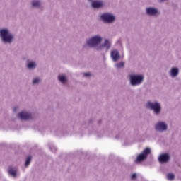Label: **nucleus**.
I'll return each mask as SVG.
<instances>
[{
	"label": "nucleus",
	"instance_id": "nucleus-1",
	"mask_svg": "<svg viewBox=\"0 0 181 181\" xmlns=\"http://www.w3.org/2000/svg\"><path fill=\"white\" fill-rule=\"evenodd\" d=\"M0 36L2 37L5 42L11 43L13 37L12 35L9 34V31L6 29H3L0 30Z\"/></svg>",
	"mask_w": 181,
	"mask_h": 181
},
{
	"label": "nucleus",
	"instance_id": "nucleus-2",
	"mask_svg": "<svg viewBox=\"0 0 181 181\" xmlns=\"http://www.w3.org/2000/svg\"><path fill=\"white\" fill-rule=\"evenodd\" d=\"M144 81V76L142 75H131L130 83L132 86H139Z\"/></svg>",
	"mask_w": 181,
	"mask_h": 181
},
{
	"label": "nucleus",
	"instance_id": "nucleus-3",
	"mask_svg": "<svg viewBox=\"0 0 181 181\" xmlns=\"http://www.w3.org/2000/svg\"><path fill=\"white\" fill-rule=\"evenodd\" d=\"M101 40H103L101 37L95 36L87 41V45L90 47H94V46H97V45H99V43H101Z\"/></svg>",
	"mask_w": 181,
	"mask_h": 181
},
{
	"label": "nucleus",
	"instance_id": "nucleus-4",
	"mask_svg": "<svg viewBox=\"0 0 181 181\" xmlns=\"http://www.w3.org/2000/svg\"><path fill=\"white\" fill-rule=\"evenodd\" d=\"M147 107L150 108V110H153L155 114H159L160 112V104H159L158 103H153L148 102L147 103Z\"/></svg>",
	"mask_w": 181,
	"mask_h": 181
},
{
	"label": "nucleus",
	"instance_id": "nucleus-5",
	"mask_svg": "<svg viewBox=\"0 0 181 181\" xmlns=\"http://www.w3.org/2000/svg\"><path fill=\"white\" fill-rule=\"evenodd\" d=\"M151 153V148H145L142 153L139 154L137 156V158L136 160V162H142L143 160H145V159L147 158L148 155Z\"/></svg>",
	"mask_w": 181,
	"mask_h": 181
},
{
	"label": "nucleus",
	"instance_id": "nucleus-6",
	"mask_svg": "<svg viewBox=\"0 0 181 181\" xmlns=\"http://www.w3.org/2000/svg\"><path fill=\"white\" fill-rule=\"evenodd\" d=\"M101 19H103L104 22L111 23V22H114V21H115V17L111 14L105 13L101 15Z\"/></svg>",
	"mask_w": 181,
	"mask_h": 181
},
{
	"label": "nucleus",
	"instance_id": "nucleus-7",
	"mask_svg": "<svg viewBox=\"0 0 181 181\" xmlns=\"http://www.w3.org/2000/svg\"><path fill=\"white\" fill-rule=\"evenodd\" d=\"M18 117L22 120L32 119V115L27 112H21L18 114Z\"/></svg>",
	"mask_w": 181,
	"mask_h": 181
},
{
	"label": "nucleus",
	"instance_id": "nucleus-8",
	"mask_svg": "<svg viewBox=\"0 0 181 181\" xmlns=\"http://www.w3.org/2000/svg\"><path fill=\"white\" fill-rule=\"evenodd\" d=\"M168 125L165 122H160L156 125V131H166Z\"/></svg>",
	"mask_w": 181,
	"mask_h": 181
},
{
	"label": "nucleus",
	"instance_id": "nucleus-9",
	"mask_svg": "<svg viewBox=\"0 0 181 181\" xmlns=\"http://www.w3.org/2000/svg\"><path fill=\"white\" fill-rule=\"evenodd\" d=\"M111 57L114 62H118L120 59L119 52L118 50H113L111 52Z\"/></svg>",
	"mask_w": 181,
	"mask_h": 181
},
{
	"label": "nucleus",
	"instance_id": "nucleus-10",
	"mask_svg": "<svg viewBox=\"0 0 181 181\" xmlns=\"http://www.w3.org/2000/svg\"><path fill=\"white\" fill-rule=\"evenodd\" d=\"M159 162L161 163H166L169 160V154L164 153L161 154L158 158Z\"/></svg>",
	"mask_w": 181,
	"mask_h": 181
},
{
	"label": "nucleus",
	"instance_id": "nucleus-11",
	"mask_svg": "<svg viewBox=\"0 0 181 181\" xmlns=\"http://www.w3.org/2000/svg\"><path fill=\"white\" fill-rule=\"evenodd\" d=\"M146 13L148 15H156V13H158V10L153 8H146Z\"/></svg>",
	"mask_w": 181,
	"mask_h": 181
},
{
	"label": "nucleus",
	"instance_id": "nucleus-12",
	"mask_svg": "<svg viewBox=\"0 0 181 181\" xmlns=\"http://www.w3.org/2000/svg\"><path fill=\"white\" fill-rule=\"evenodd\" d=\"M93 8H102L103 6V2L95 1L92 3Z\"/></svg>",
	"mask_w": 181,
	"mask_h": 181
},
{
	"label": "nucleus",
	"instance_id": "nucleus-13",
	"mask_svg": "<svg viewBox=\"0 0 181 181\" xmlns=\"http://www.w3.org/2000/svg\"><path fill=\"white\" fill-rule=\"evenodd\" d=\"M177 74H179V69H177V68H173L171 69L172 77H176V76H177Z\"/></svg>",
	"mask_w": 181,
	"mask_h": 181
},
{
	"label": "nucleus",
	"instance_id": "nucleus-14",
	"mask_svg": "<svg viewBox=\"0 0 181 181\" xmlns=\"http://www.w3.org/2000/svg\"><path fill=\"white\" fill-rule=\"evenodd\" d=\"M58 78L59 80V81L61 83H62V84H64V83H66V81H67V78H66V76H58Z\"/></svg>",
	"mask_w": 181,
	"mask_h": 181
},
{
	"label": "nucleus",
	"instance_id": "nucleus-15",
	"mask_svg": "<svg viewBox=\"0 0 181 181\" xmlns=\"http://www.w3.org/2000/svg\"><path fill=\"white\" fill-rule=\"evenodd\" d=\"M111 45L110 44V41L108 40H105L104 44L101 46V47H107L108 49L110 47Z\"/></svg>",
	"mask_w": 181,
	"mask_h": 181
},
{
	"label": "nucleus",
	"instance_id": "nucleus-16",
	"mask_svg": "<svg viewBox=\"0 0 181 181\" xmlns=\"http://www.w3.org/2000/svg\"><path fill=\"white\" fill-rule=\"evenodd\" d=\"M32 160V156H28L27 158V160L25 161V166L27 167V166H29V165L30 164V161Z\"/></svg>",
	"mask_w": 181,
	"mask_h": 181
},
{
	"label": "nucleus",
	"instance_id": "nucleus-17",
	"mask_svg": "<svg viewBox=\"0 0 181 181\" xmlns=\"http://www.w3.org/2000/svg\"><path fill=\"white\" fill-rule=\"evenodd\" d=\"M8 173H10L11 176H13L14 177L16 176V170L12 168H10V170H8Z\"/></svg>",
	"mask_w": 181,
	"mask_h": 181
},
{
	"label": "nucleus",
	"instance_id": "nucleus-18",
	"mask_svg": "<svg viewBox=\"0 0 181 181\" xmlns=\"http://www.w3.org/2000/svg\"><path fill=\"white\" fill-rule=\"evenodd\" d=\"M35 67H36V64H35L34 62L28 63V69H35Z\"/></svg>",
	"mask_w": 181,
	"mask_h": 181
},
{
	"label": "nucleus",
	"instance_id": "nucleus-19",
	"mask_svg": "<svg viewBox=\"0 0 181 181\" xmlns=\"http://www.w3.org/2000/svg\"><path fill=\"white\" fill-rule=\"evenodd\" d=\"M167 179L168 180H173V179H175V175L170 173L167 175Z\"/></svg>",
	"mask_w": 181,
	"mask_h": 181
},
{
	"label": "nucleus",
	"instance_id": "nucleus-20",
	"mask_svg": "<svg viewBox=\"0 0 181 181\" xmlns=\"http://www.w3.org/2000/svg\"><path fill=\"white\" fill-rule=\"evenodd\" d=\"M32 5H33V6H34L35 8H39V6H40V1H33Z\"/></svg>",
	"mask_w": 181,
	"mask_h": 181
},
{
	"label": "nucleus",
	"instance_id": "nucleus-21",
	"mask_svg": "<svg viewBox=\"0 0 181 181\" xmlns=\"http://www.w3.org/2000/svg\"><path fill=\"white\" fill-rule=\"evenodd\" d=\"M124 62H119V63H117L115 66L117 67V69H121L122 67H124Z\"/></svg>",
	"mask_w": 181,
	"mask_h": 181
},
{
	"label": "nucleus",
	"instance_id": "nucleus-22",
	"mask_svg": "<svg viewBox=\"0 0 181 181\" xmlns=\"http://www.w3.org/2000/svg\"><path fill=\"white\" fill-rule=\"evenodd\" d=\"M40 81V79L39 78H36L33 81V83L34 84H37V83H39Z\"/></svg>",
	"mask_w": 181,
	"mask_h": 181
},
{
	"label": "nucleus",
	"instance_id": "nucleus-23",
	"mask_svg": "<svg viewBox=\"0 0 181 181\" xmlns=\"http://www.w3.org/2000/svg\"><path fill=\"white\" fill-rule=\"evenodd\" d=\"M83 76H85V77H90V76H91V74H90V73H85V74H83Z\"/></svg>",
	"mask_w": 181,
	"mask_h": 181
},
{
	"label": "nucleus",
	"instance_id": "nucleus-24",
	"mask_svg": "<svg viewBox=\"0 0 181 181\" xmlns=\"http://www.w3.org/2000/svg\"><path fill=\"white\" fill-rule=\"evenodd\" d=\"M132 179H136V174H132Z\"/></svg>",
	"mask_w": 181,
	"mask_h": 181
},
{
	"label": "nucleus",
	"instance_id": "nucleus-25",
	"mask_svg": "<svg viewBox=\"0 0 181 181\" xmlns=\"http://www.w3.org/2000/svg\"><path fill=\"white\" fill-rule=\"evenodd\" d=\"M164 1H166V0H160V2H164Z\"/></svg>",
	"mask_w": 181,
	"mask_h": 181
},
{
	"label": "nucleus",
	"instance_id": "nucleus-26",
	"mask_svg": "<svg viewBox=\"0 0 181 181\" xmlns=\"http://www.w3.org/2000/svg\"><path fill=\"white\" fill-rule=\"evenodd\" d=\"M13 111H16V108H14V109H13Z\"/></svg>",
	"mask_w": 181,
	"mask_h": 181
}]
</instances>
